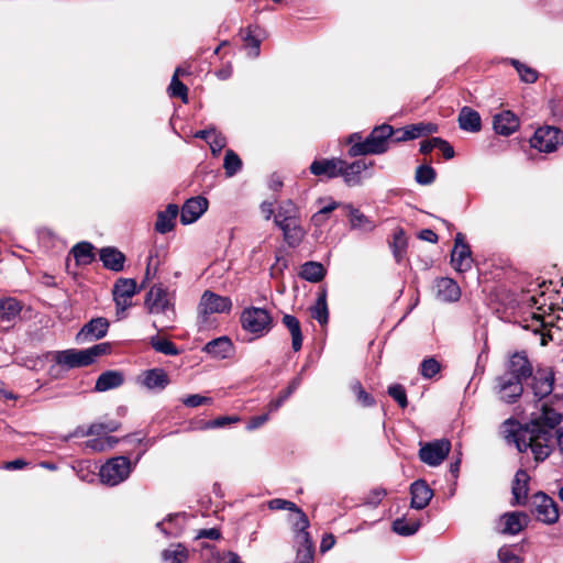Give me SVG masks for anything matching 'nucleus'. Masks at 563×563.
Segmentation results:
<instances>
[{"label": "nucleus", "instance_id": "nucleus-1", "mask_svg": "<svg viewBox=\"0 0 563 563\" xmlns=\"http://www.w3.org/2000/svg\"><path fill=\"white\" fill-rule=\"evenodd\" d=\"M390 133L391 130L389 129V124L383 123L378 126H375L364 141H361L360 134H352L349 142L352 143L355 139L358 141L350 146L347 151L349 156L357 157L386 153L389 150L388 137Z\"/></svg>", "mask_w": 563, "mask_h": 563}, {"label": "nucleus", "instance_id": "nucleus-2", "mask_svg": "<svg viewBox=\"0 0 563 563\" xmlns=\"http://www.w3.org/2000/svg\"><path fill=\"white\" fill-rule=\"evenodd\" d=\"M563 417L556 412L551 406L544 404L541 413L525 424L526 432L537 433V439H541L544 443L551 444L552 431L562 422Z\"/></svg>", "mask_w": 563, "mask_h": 563}, {"label": "nucleus", "instance_id": "nucleus-3", "mask_svg": "<svg viewBox=\"0 0 563 563\" xmlns=\"http://www.w3.org/2000/svg\"><path fill=\"white\" fill-rule=\"evenodd\" d=\"M243 330L261 338L267 334L274 327V320L271 313L264 308H245L240 317Z\"/></svg>", "mask_w": 563, "mask_h": 563}, {"label": "nucleus", "instance_id": "nucleus-4", "mask_svg": "<svg viewBox=\"0 0 563 563\" xmlns=\"http://www.w3.org/2000/svg\"><path fill=\"white\" fill-rule=\"evenodd\" d=\"M132 472V463L128 456L120 455L109 459L99 471L103 484L115 486L125 481Z\"/></svg>", "mask_w": 563, "mask_h": 563}, {"label": "nucleus", "instance_id": "nucleus-5", "mask_svg": "<svg viewBox=\"0 0 563 563\" xmlns=\"http://www.w3.org/2000/svg\"><path fill=\"white\" fill-rule=\"evenodd\" d=\"M537 433L526 432L525 427L519 431L512 432L514 442L519 452H526L531 449L537 462L544 461L552 452L551 444L544 443L541 439H537Z\"/></svg>", "mask_w": 563, "mask_h": 563}, {"label": "nucleus", "instance_id": "nucleus-6", "mask_svg": "<svg viewBox=\"0 0 563 563\" xmlns=\"http://www.w3.org/2000/svg\"><path fill=\"white\" fill-rule=\"evenodd\" d=\"M530 146L543 153H552L563 144V131L556 126L543 125L536 130Z\"/></svg>", "mask_w": 563, "mask_h": 563}, {"label": "nucleus", "instance_id": "nucleus-7", "mask_svg": "<svg viewBox=\"0 0 563 563\" xmlns=\"http://www.w3.org/2000/svg\"><path fill=\"white\" fill-rule=\"evenodd\" d=\"M173 295L163 284H154L145 296L144 305L150 313H166L174 310Z\"/></svg>", "mask_w": 563, "mask_h": 563}, {"label": "nucleus", "instance_id": "nucleus-8", "mask_svg": "<svg viewBox=\"0 0 563 563\" xmlns=\"http://www.w3.org/2000/svg\"><path fill=\"white\" fill-rule=\"evenodd\" d=\"M451 451V442L448 439H438L427 442L419 450V459L429 466L440 465Z\"/></svg>", "mask_w": 563, "mask_h": 563}, {"label": "nucleus", "instance_id": "nucleus-9", "mask_svg": "<svg viewBox=\"0 0 563 563\" xmlns=\"http://www.w3.org/2000/svg\"><path fill=\"white\" fill-rule=\"evenodd\" d=\"M531 511L537 519L544 523H554L559 519L556 503L543 492H538L531 498Z\"/></svg>", "mask_w": 563, "mask_h": 563}, {"label": "nucleus", "instance_id": "nucleus-10", "mask_svg": "<svg viewBox=\"0 0 563 563\" xmlns=\"http://www.w3.org/2000/svg\"><path fill=\"white\" fill-rule=\"evenodd\" d=\"M309 172L311 175L318 177L320 180L342 177L343 159L340 157L316 158L310 164Z\"/></svg>", "mask_w": 563, "mask_h": 563}, {"label": "nucleus", "instance_id": "nucleus-11", "mask_svg": "<svg viewBox=\"0 0 563 563\" xmlns=\"http://www.w3.org/2000/svg\"><path fill=\"white\" fill-rule=\"evenodd\" d=\"M531 389L533 396L538 400H542L551 395L554 386V371L551 367H538L536 372L532 371Z\"/></svg>", "mask_w": 563, "mask_h": 563}, {"label": "nucleus", "instance_id": "nucleus-12", "mask_svg": "<svg viewBox=\"0 0 563 563\" xmlns=\"http://www.w3.org/2000/svg\"><path fill=\"white\" fill-rule=\"evenodd\" d=\"M473 264L472 251L463 233L459 232L454 239L451 252V265L460 273L471 269Z\"/></svg>", "mask_w": 563, "mask_h": 563}, {"label": "nucleus", "instance_id": "nucleus-13", "mask_svg": "<svg viewBox=\"0 0 563 563\" xmlns=\"http://www.w3.org/2000/svg\"><path fill=\"white\" fill-rule=\"evenodd\" d=\"M232 309L229 297L220 296L211 290H206L200 299L198 310L203 317L212 313H228Z\"/></svg>", "mask_w": 563, "mask_h": 563}, {"label": "nucleus", "instance_id": "nucleus-14", "mask_svg": "<svg viewBox=\"0 0 563 563\" xmlns=\"http://www.w3.org/2000/svg\"><path fill=\"white\" fill-rule=\"evenodd\" d=\"M136 280L133 278L120 277L115 280L112 288L113 300L117 306V310L124 311L131 307L132 297L139 292Z\"/></svg>", "mask_w": 563, "mask_h": 563}, {"label": "nucleus", "instance_id": "nucleus-15", "mask_svg": "<svg viewBox=\"0 0 563 563\" xmlns=\"http://www.w3.org/2000/svg\"><path fill=\"white\" fill-rule=\"evenodd\" d=\"M532 364L525 351L514 353L508 363L507 371L504 375H509V378L526 380L532 376Z\"/></svg>", "mask_w": 563, "mask_h": 563}, {"label": "nucleus", "instance_id": "nucleus-16", "mask_svg": "<svg viewBox=\"0 0 563 563\" xmlns=\"http://www.w3.org/2000/svg\"><path fill=\"white\" fill-rule=\"evenodd\" d=\"M208 199L202 196L187 199L180 211V222L185 225L196 222L208 210Z\"/></svg>", "mask_w": 563, "mask_h": 563}, {"label": "nucleus", "instance_id": "nucleus-17", "mask_svg": "<svg viewBox=\"0 0 563 563\" xmlns=\"http://www.w3.org/2000/svg\"><path fill=\"white\" fill-rule=\"evenodd\" d=\"M374 166V161L356 159L347 163L343 159V174L342 178L346 186L355 187L362 185V173L369 167Z\"/></svg>", "mask_w": 563, "mask_h": 563}, {"label": "nucleus", "instance_id": "nucleus-18", "mask_svg": "<svg viewBox=\"0 0 563 563\" xmlns=\"http://www.w3.org/2000/svg\"><path fill=\"white\" fill-rule=\"evenodd\" d=\"M520 126L519 118L510 110H503L493 117V129L496 134L509 136Z\"/></svg>", "mask_w": 563, "mask_h": 563}, {"label": "nucleus", "instance_id": "nucleus-19", "mask_svg": "<svg viewBox=\"0 0 563 563\" xmlns=\"http://www.w3.org/2000/svg\"><path fill=\"white\" fill-rule=\"evenodd\" d=\"M54 361L57 365L67 369L89 366L85 350L68 349L57 351L54 353Z\"/></svg>", "mask_w": 563, "mask_h": 563}, {"label": "nucleus", "instance_id": "nucleus-20", "mask_svg": "<svg viewBox=\"0 0 563 563\" xmlns=\"http://www.w3.org/2000/svg\"><path fill=\"white\" fill-rule=\"evenodd\" d=\"M109 321L106 318L98 317L87 322L77 334V341H93L106 336L109 329Z\"/></svg>", "mask_w": 563, "mask_h": 563}, {"label": "nucleus", "instance_id": "nucleus-21", "mask_svg": "<svg viewBox=\"0 0 563 563\" xmlns=\"http://www.w3.org/2000/svg\"><path fill=\"white\" fill-rule=\"evenodd\" d=\"M411 508L421 510L426 508L433 497V490L424 479H417L410 485Z\"/></svg>", "mask_w": 563, "mask_h": 563}, {"label": "nucleus", "instance_id": "nucleus-22", "mask_svg": "<svg viewBox=\"0 0 563 563\" xmlns=\"http://www.w3.org/2000/svg\"><path fill=\"white\" fill-rule=\"evenodd\" d=\"M99 258L104 268L119 273L124 269L126 256L114 246H104L99 250Z\"/></svg>", "mask_w": 563, "mask_h": 563}, {"label": "nucleus", "instance_id": "nucleus-23", "mask_svg": "<svg viewBox=\"0 0 563 563\" xmlns=\"http://www.w3.org/2000/svg\"><path fill=\"white\" fill-rule=\"evenodd\" d=\"M437 297L445 302L457 301L461 297V289L457 283L449 277H440L435 279Z\"/></svg>", "mask_w": 563, "mask_h": 563}, {"label": "nucleus", "instance_id": "nucleus-24", "mask_svg": "<svg viewBox=\"0 0 563 563\" xmlns=\"http://www.w3.org/2000/svg\"><path fill=\"white\" fill-rule=\"evenodd\" d=\"M234 351V345L229 336H219L209 341L203 347L202 352L211 355L214 358H227Z\"/></svg>", "mask_w": 563, "mask_h": 563}, {"label": "nucleus", "instance_id": "nucleus-25", "mask_svg": "<svg viewBox=\"0 0 563 563\" xmlns=\"http://www.w3.org/2000/svg\"><path fill=\"white\" fill-rule=\"evenodd\" d=\"M500 391L508 404H514L523 393V382L521 379L509 378V375H501L497 378Z\"/></svg>", "mask_w": 563, "mask_h": 563}, {"label": "nucleus", "instance_id": "nucleus-26", "mask_svg": "<svg viewBox=\"0 0 563 563\" xmlns=\"http://www.w3.org/2000/svg\"><path fill=\"white\" fill-rule=\"evenodd\" d=\"M124 380V374L121 371L109 369L98 376L93 390L97 393L108 391L122 386Z\"/></svg>", "mask_w": 563, "mask_h": 563}, {"label": "nucleus", "instance_id": "nucleus-27", "mask_svg": "<svg viewBox=\"0 0 563 563\" xmlns=\"http://www.w3.org/2000/svg\"><path fill=\"white\" fill-rule=\"evenodd\" d=\"M141 383L148 389H165L169 383V376L163 368H151L143 372Z\"/></svg>", "mask_w": 563, "mask_h": 563}, {"label": "nucleus", "instance_id": "nucleus-28", "mask_svg": "<svg viewBox=\"0 0 563 563\" xmlns=\"http://www.w3.org/2000/svg\"><path fill=\"white\" fill-rule=\"evenodd\" d=\"M530 476L527 471L520 468L517 471L512 481L514 505H526L529 492Z\"/></svg>", "mask_w": 563, "mask_h": 563}, {"label": "nucleus", "instance_id": "nucleus-29", "mask_svg": "<svg viewBox=\"0 0 563 563\" xmlns=\"http://www.w3.org/2000/svg\"><path fill=\"white\" fill-rule=\"evenodd\" d=\"M459 126L463 131L477 133L482 130L479 113L471 107H463L457 117Z\"/></svg>", "mask_w": 563, "mask_h": 563}, {"label": "nucleus", "instance_id": "nucleus-30", "mask_svg": "<svg viewBox=\"0 0 563 563\" xmlns=\"http://www.w3.org/2000/svg\"><path fill=\"white\" fill-rule=\"evenodd\" d=\"M179 209L177 205L169 203L164 211L157 213L155 222V230L161 234H166L174 230L175 220L178 216Z\"/></svg>", "mask_w": 563, "mask_h": 563}, {"label": "nucleus", "instance_id": "nucleus-31", "mask_svg": "<svg viewBox=\"0 0 563 563\" xmlns=\"http://www.w3.org/2000/svg\"><path fill=\"white\" fill-rule=\"evenodd\" d=\"M528 516L522 512H507L500 518L503 529L500 530L504 534H517L527 525Z\"/></svg>", "mask_w": 563, "mask_h": 563}, {"label": "nucleus", "instance_id": "nucleus-32", "mask_svg": "<svg viewBox=\"0 0 563 563\" xmlns=\"http://www.w3.org/2000/svg\"><path fill=\"white\" fill-rule=\"evenodd\" d=\"M277 227L283 231L284 241L289 247H297L301 243L305 231L299 224V220L282 223Z\"/></svg>", "mask_w": 563, "mask_h": 563}, {"label": "nucleus", "instance_id": "nucleus-33", "mask_svg": "<svg viewBox=\"0 0 563 563\" xmlns=\"http://www.w3.org/2000/svg\"><path fill=\"white\" fill-rule=\"evenodd\" d=\"M23 310V302L14 297L0 298V320L14 321Z\"/></svg>", "mask_w": 563, "mask_h": 563}, {"label": "nucleus", "instance_id": "nucleus-34", "mask_svg": "<svg viewBox=\"0 0 563 563\" xmlns=\"http://www.w3.org/2000/svg\"><path fill=\"white\" fill-rule=\"evenodd\" d=\"M328 290L322 286L319 288L316 303L310 308L311 318L317 320L320 325H324L329 321V309L327 303Z\"/></svg>", "mask_w": 563, "mask_h": 563}, {"label": "nucleus", "instance_id": "nucleus-35", "mask_svg": "<svg viewBox=\"0 0 563 563\" xmlns=\"http://www.w3.org/2000/svg\"><path fill=\"white\" fill-rule=\"evenodd\" d=\"M325 275V267L321 263L314 261L303 263L299 272V277L310 283H320L323 280Z\"/></svg>", "mask_w": 563, "mask_h": 563}, {"label": "nucleus", "instance_id": "nucleus-36", "mask_svg": "<svg viewBox=\"0 0 563 563\" xmlns=\"http://www.w3.org/2000/svg\"><path fill=\"white\" fill-rule=\"evenodd\" d=\"M283 324L288 329L291 335V347L298 352L302 347V332L300 321L291 314H284L282 319Z\"/></svg>", "mask_w": 563, "mask_h": 563}, {"label": "nucleus", "instance_id": "nucleus-37", "mask_svg": "<svg viewBox=\"0 0 563 563\" xmlns=\"http://www.w3.org/2000/svg\"><path fill=\"white\" fill-rule=\"evenodd\" d=\"M394 257L397 263H400L407 252L408 241L406 232L402 228L398 227L393 232V240L389 242Z\"/></svg>", "mask_w": 563, "mask_h": 563}, {"label": "nucleus", "instance_id": "nucleus-38", "mask_svg": "<svg viewBox=\"0 0 563 563\" xmlns=\"http://www.w3.org/2000/svg\"><path fill=\"white\" fill-rule=\"evenodd\" d=\"M93 250L95 247L90 242L84 241L75 244L70 253L74 255L77 265H89L96 258Z\"/></svg>", "mask_w": 563, "mask_h": 563}, {"label": "nucleus", "instance_id": "nucleus-39", "mask_svg": "<svg viewBox=\"0 0 563 563\" xmlns=\"http://www.w3.org/2000/svg\"><path fill=\"white\" fill-rule=\"evenodd\" d=\"M260 31L261 27L255 25H249L243 32V45L245 48L250 49V55L253 57H257L261 53V43L262 40L258 37L256 31Z\"/></svg>", "mask_w": 563, "mask_h": 563}, {"label": "nucleus", "instance_id": "nucleus-40", "mask_svg": "<svg viewBox=\"0 0 563 563\" xmlns=\"http://www.w3.org/2000/svg\"><path fill=\"white\" fill-rule=\"evenodd\" d=\"M346 208L349 209L347 217L352 229H358L363 231H372L375 229L376 225L374 221L362 213L358 209L351 205L346 206Z\"/></svg>", "mask_w": 563, "mask_h": 563}, {"label": "nucleus", "instance_id": "nucleus-41", "mask_svg": "<svg viewBox=\"0 0 563 563\" xmlns=\"http://www.w3.org/2000/svg\"><path fill=\"white\" fill-rule=\"evenodd\" d=\"M298 209L291 200L283 202L274 217V223L279 225L282 223L291 222L298 220Z\"/></svg>", "mask_w": 563, "mask_h": 563}, {"label": "nucleus", "instance_id": "nucleus-42", "mask_svg": "<svg viewBox=\"0 0 563 563\" xmlns=\"http://www.w3.org/2000/svg\"><path fill=\"white\" fill-rule=\"evenodd\" d=\"M162 559L165 563H185L188 559V550L181 544L165 549L162 552Z\"/></svg>", "mask_w": 563, "mask_h": 563}, {"label": "nucleus", "instance_id": "nucleus-43", "mask_svg": "<svg viewBox=\"0 0 563 563\" xmlns=\"http://www.w3.org/2000/svg\"><path fill=\"white\" fill-rule=\"evenodd\" d=\"M152 347L165 355L175 356L179 354L177 345L168 339L159 338L158 335L151 339Z\"/></svg>", "mask_w": 563, "mask_h": 563}, {"label": "nucleus", "instance_id": "nucleus-44", "mask_svg": "<svg viewBox=\"0 0 563 563\" xmlns=\"http://www.w3.org/2000/svg\"><path fill=\"white\" fill-rule=\"evenodd\" d=\"M420 527L418 520H407L406 518H398L393 522V530L399 536H412Z\"/></svg>", "mask_w": 563, "mask_h": 563}, {"label": "nucleus", "instance_id": "nucleus-45", "mask_svg": "<svg viewBox=\"0 0 563 563\" xmlns=\"http://www.w3.org/2000/svg\"><path fill=\"white\" fill-rule=\"evenodd\" d=\"M180 69L177 68L172 77L170 85L168 87L169 96L173 98H180L184 102L188 100V88L187 86L179 80Z\"/></svg>", "mask_w": 563, "mask_h": 563}, {"label": "nucleus", "instance_id": "nucleus-46", "mask_svg": "<svg viewBox=\"0 0 563 563\" xmlns=\"http://www.w3.org/2000/svg\"><path fill=\"white\" fill-rule=\"evenodd\" d=\"M240 421V417L238 416H221L212 420L208 421H199V424L196 427L200 430H208V429H218V428H224L229 424L235 423Z\"/></svg>", "mask_w": 563, "mask_h": 563}, {"label": "nucleus", "instance_id": "nucleus-47", "mask_svg": "<svg viewBox=\"0 0 563 563\" xmlns=\"http://www.w3.org/2000/svg\"><path fill=\"white\" fill-rule=\"evenodd\" d=\"M510 64L517 70L521 81L527 84H533L538 80L539 74L536 69L529 67L528 65L519 62L518 59H510Z\"/></svg>", "mask_w": 563, "mask_h": 563}, {"label": "nucleus", "instance_id": "nucleus-48", "mask_svg": "<svg viewBox=\"0 0 563 563\" xmlns=\"http://www.w3.org/2000/svg\"><path fill=\"white\" fill-rule=\"evenodd\" d=\"M223 168L228 177L234 176L242 168V159L233 150H227Z\"/></svg>", "mask_w": 563, "mask_h": 563}, {"label": "nucleus", "instance_id": "nucleus-49", "mask_svg": "<svg viewBox=\"0 0 563 563\" xmlns=\"http://www.w3.org/2000/svg\"><path fill=\"white\" fill-rule=\"evenodd\" d=\"M437 178V172L430 165H420L416 169L415 179L420 185H430Z\"/></svg>", "mask_w": 563, "mask_h": 563}, {"label": "nucleus", "instance_id": "nucleus-50", "mask_svg": "<svg viewBox=\"0 0 563 563\" xmlns=\"http://www.w3.org/2000/svg\"><path fill=\"white\" fill-rule=\"evenodd\" d=\"M352 391L354 393L356 400L363 406V407H373L375 406L376 401L375 398L367 393L362 384L356 380L351 386Z\"/></svg>", "mask_w": 563, "mask_h": 563}, {"label": "nucleus", "instance_id": "nucleus-51", "mask_svg": "<svg viewBox=\"0 0 563 563\" xmlns=\"http://www.w3.org/2000/svg\"><path fill=\"white\" fill-rule=\"evenodd\" d=\"M111 350L112 345L109 342L98 343L91 347L85 349L89 365H91L97 357L110 354Z\"/></svg>", "mask_w": 563, "mask_h": 563}, {"label": "nucleus", "instance_id": "nucleus-52", "mask_svg": "<svg viewBox=\"0 0 563 563\" xmlns=\"http://www.w3.org/2000/svg\"><path fill=\"white\" fill-rule=\"evenodd\" d=\"M441 371V364L434 357H427L420 364V374L423 378L431 379Z\"/></svg>", "mask_w": 563, "mask_h": 563}, {"label": "nucleus", "instance_id": "nucleus-53", "mask_svg": "<svg viewBox=\"0 0 563 563\" xmlns=\"http://www.w3.org/2000/svg\"><path fill=\"white\" fill-rule=\"evenodd\" d=\"M387 394L399 405L400 408L405 409L408 406L407 393L402 385H390L387 389Z\"/></svg>", "mask_w": 563, "mask_h": 563}, {"label": "nucleus", "instance_id": "nucleus-54", "mask_svg": "<svg viewBox=\"0 0 563 563\" xmlns=\"http://www.w3.org/2000/svg\"><path fill=\"white\" fill-rule=\"evenodd\" d=\"M389 129L391 130V133L388 137L389 145L390 144H399L406 141L410 140V135L408 134L407 125L402 128L395 129L393 125L389 124Z\"/></svg>", "mask_w": 563, "mask_h": 563}, {"label": "nucleus", "instance_id": "nucleus-55", "mask_svg": "<svg viewBox=\"0 0 563 563\" xmlns=\"http://www.w3.org/2000/svg\"><path fill=\"white\" fill-rule=\"evenodd\" d=\"M292 512L297 515V518L292 523L294 529L297 531V534L302 533L303 531H308L310 522L308 516L303 512V510L297 506V510H294Z\"/></svg>", "mask_w": 563, "mask_h": 563}, {"label": "nucleus", "instance_id": "nucleus-56", "mask_svg": "<svg viewBox=\"0 0 563 563\" xmlns=\"http://www.w3.org/2000/svg\"><path fill=\"white\" fill-rule=\"evenodd\" d=\"M267 506L271 510H288L294 511L297 510V505L290 500L274 498L267 503Z\"/></svg>", "mask_w": 563, "mask_h": 563}, {"label": "nucleus", "instance_id": "nucleus-57", "mask_svg": "<svg viewBox=\"0 0 563 563\" xmlns=\"http://www.w3.org/2000/svg\"><path fill=\"white\" fill-rule=\"evenodd\" d=\"M183 404L186 407L195 408V407H199L202 405L212 404V398L195 394V395H189L186 398H184Z\"/></svg>", "mask_w": 563, "mask_h": 563}, {"label": "nucleus", "instance_id": "nucleus-58", "mask_svg": "<svg viewBox=\"0 0 563 563\" xmlns=\"http://www.w3.org/2000/svg\"><path fill=\"white\" fill-rule=\"evenodd\" d=\"M498 563H521V559L510 548L503 547L498 550Z\"/></svg>", "mask_w": 563, "mask_h": 563}, {"label": "nucleus", "instance_id": "nucleus-59", "mask_svg": "<svg viewBox=\"0 0 563 563\" xmlns=\"http://www.w3.org/2000/svg\"><path fill=\"white\" fill-rule=\"evenodd\" d=\"M438 143L437 148L441 151L443 157L445 159H452L455 155L453 146L444 139L442 137H435V141Z\"/></svg>", "mask_w": 563, "mask_h": 563}, {"label": "nucleus", "instance_id": "nucleus-60", "mask_svg": "<svg viewBox=\"0 0 563 563\" xmlns=\"http://www.w3.org/2000/svg\"><path fill=\"white\" fill-rule=\"evenodd\" d=\"M314 550L309 548H298L297 563H312Z\"/></svg>", "mask_w": 563, "mask_h": 563}, {"label": "nucleus", "instance_id": "nucleus-61", "mask_svg": "<svg viewBox=\"0 0 563 563\" xmlns=\"http://www.w3.org/2000/svg\"><path fill=\"white\" fill-rule=\"evenodd\" d=\"M385 496L386 490L384 488H375L369 493L368 497L366 498V503L376 506Z\"/></svg>", "mask_w": 563, "mask_h": 563}, {"label": "nucleus", "instance_id": "nucleus-62", "mask_svg": "<svg viewBox=\"0 0 563 563\" xmlns=\"http://www.w3.org/2000/svg\"><path fill=\"white\" fill-rule=\"evenodd\" d=\"M301 384V378L299 376H296L295 378H292L288 386L283 389L279 394L283 396V398H286L288 399V397H290L295 390L300 386Z\"/></svg>", "mask_w": 563, "mask_h": 563}, {"label": "nucleus", "instance_id": "nucleus-63", "mask_svg": "<svg viewBox=\"0 0 563 563\" xmlns=\"http://www.w3.org/2000/svg\"><path fill=\"white\" fill-rule=\"evenodd\" d=\"M268 418H269L268 412L251 417L249 424H247V429L255 430V429L262 427L268 420Z\"/></svg>", "mask_w": 563, "mask_h": 563}, {"label": "nucleus", "instance_id": "nucleus-64", "mask_svg": "<svg viewBox=\"0 0 563 563\" xmlns=\"http://www.w3.org/2000/svg\"><path fill=\"white\" fill-rule=\"evenodd\" d=\"M408 134L410 135V140L418 139L420 136H424L423 122L408 124Z\"/></svg>", "mask_w": 563, "mask_h": 563}]
</instances>
